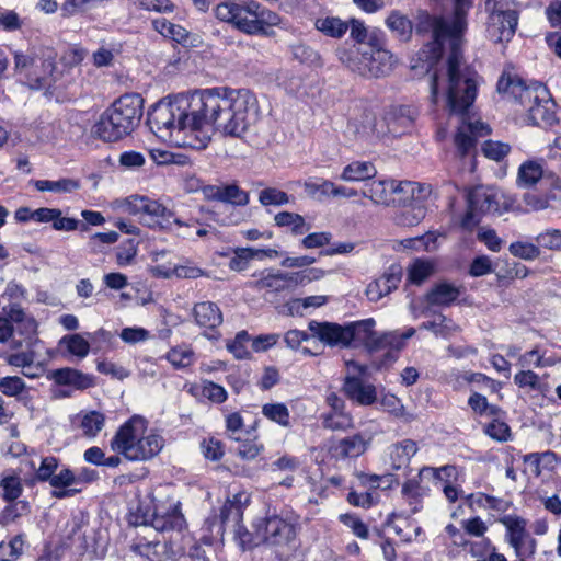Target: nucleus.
Here are the masks:
<instances>
[{
  "mask_svg": "<svg viewBox=\"0 0 561 561\" xmlns=\"http://www.w3.org/2000/svg\"><path fill=\"white\" fill-rule=\"evenodd\" d=\"M249 193L241 190L237 184H228L221 188L220 202L236 206H245L249 204Z\"/></svg>",
  "mask_w": 561,
  "mask_h": 561,
  "instance_id": "nucleus-50",
  "label": "nucleus"
},
{
  "mask_svg": "<svg viewBox=\"0 0 561 561\" xmlns=\"http://www.w3.org/2000/svg\"><path fill=\"white\" fill-rule=\"evenodd\" d=\"M262 545L276 549H291L297 537L296 524L279 514H266L253 524Z\"/></svg>",
  "mask_w": 561,
  "mask_h": 561,
  "instance_id": "nucleus-11",
  "label": "nucleus"
},
{
  "mask_svg": "<svg viewBox=\"0 0 561 561\" xmlns=\"http://www.w3.org/2000/svg\"><path fill=\"white\" fill-rule=\"evenodd\" d=\"M159 434L147 433V421L134 415L114 435L111 447L131 461H146L156 457L163 447Z\"/></svg>",
  "mask_w": 561,
  "mask_h": 561,
  "instance_id": "nucleus-8",
  "label": "nucleus"
},
{
  "mask_svg": "<svg viewBox=\"0 0 561 561\" xmlns=\"http://www.w3.org/2000/svg\"><path fill=\"white\" fill-rule=\"evenodd\" d=\"M375 320L365 319L341 325L333 322H318L312 320L308 323L309 331L322 343L329 346L340 347H365L370 354L376 352L386 353V343L396 341L392 335L377 333L374 330Z\"/></svg>",
  "mask_w": 561,
  "mask_h": 561,
  "instance_id": "nucleus-5",
  "label": "nucleus"
},
{
  "mask_svg": "<svg viewBox=\"0 0 561 561\" xmlns=\"http://www.w3.org/2000/svg\"><path fill=\"white\" fill-rule=\"evenodd\" d=\"M59 469V460L54 456L42 458L39 467L35 471L33 482H48L53 480L55 472Z\"/></svg>",
  "mask_w": 561,
  "mask_h": 561,
  "instance_id": "nucleus-54",
  "label": "nucleus"
},
{
  "mask_svg": "<svg viewBox=\"0 0 561 561\" xmlns=\"http://www.w3.org/2000/svg\"><path fill=\"white\" fill-rule=\"evenodd\" d=\"M508 251L513 256L525 261H534L541 254L538 245L524 241L512 242L508 247Z\"/></svg>",
  "mask_w": 561,
  "mask_h": 561,
  "instance_id": "nucleus-51",
  "label": "nucleus"
},
{
  "mask_svg": "<svg viewBox=\"0 0 561 561\" xmlns=\"http://www.w3.org/2000/svg\"><path fill=\"white\" fill-rule=\"evenodd\" d=\"M60 344H64L70 354L80 359L87 357L90 352V343L77 333L64 336L60 340Z\"/></svg>",
  "mask_w": 561,
  "mask_h": 561,
  "instance_id": "nucleus-47",
  "label": "nucleus"
},
{
  "mask_svg": "<svg viewBox=\"0 0 561 561\" xmlns=\"http://www.w3.org/2000/svg\"><path fill=\"white\" fill-rule=\"evenodd\" d=\"M460 294V286L443 280L431 287L424 297V301L427 307H448L459 298Z\"/></svg>",
  "mask_w": 561,
  "mask_h": 561,
  "instance_id": "nucleus-20",
  "label": "nucleus"
},
{
  "mask_svg": "<svg viewBox=\"0 0 561 561\" xmlns=\"http://www.w3.org/2000/svg\"><path fill=\"white\" fill-rule=\"evenodd\" d=\"M96 0H65L61 3L60 12L65 19L85 13Z\"/></svg>",
  "mask_w": 561,
  "mask_h": 561,
  "instance_id": "nucleus-64",
  "label": "nucleus"
},
{
  "mask_svg": "<svg viewBox=\"0 0 561 561\" xmlns=\"http://www.w3.org/2000/svg\"><path fill=\"white\" fill-rule=\"evenodd\" d=\"M347 24L351 38L356 43L366 44L367 47L383 44L385 35L379 28H369L363 20L357 18H352Z\"/></svg>",
  "mask_w": 561,
  "mask_h": 561,
  "instance_id": "nucleus-27",
  "label": "nucleus"
},
{
  "mask_svg": "<svg viewBox=\"0 0 561 561\" xmlns=\"http://www.w3.org/2000/svg\"><path fill=\"white\" fill-rule=\"evenodd\" d=\"M41 341L38 340V342H36L35 344H33L32 346H28L26 344H23L21 346V348L23 346L26 347V351H22V352H18V353H13V354H10L8 357H7V363L13 367H18V368H30L33 363L35 362V358H36V353L34 351V347L39 343ZM20 350V347L18 348Z\"/></svg>",
  "mask_w": 561,
  "mask_h": 561,
  "instance_id": "nucleus-53",
  "label": "nucleus"
},
{
  "mask_svg": "<svg viewBox=\"0 0 561 561\" xmlns=\"http://www.w3.org/2000/svg\"><path fill=\"white\" fill-rule=\"evenodd\" d=\"M434 273V264L425 260H415L409 267V280L420 285Z\"/></svg>",
  "mask_w": 561,
  "mask_h": 561,
  "instance_id": "nucleus-55",
  "label": "nucleus"
},
{
  "mask_svg": "<svg viewBox=\"0 0 561 561\" xmlns=\"http://www.w3.org/2000/svg\"><path fill=\"white\" fill-rule=\"evenodd\" d=\"M1 497L7 502H14L23 492L21 478L14 472H3L0 474Z\"/></svg>",
  "mask_w": 561,
  "mask_h": 561,
  "instance_id": "nucleus-43",
  "label": "nucleus"
},
{
  "mask_svg": "<svg viewBox=\"0 0 561 561\" xmlns=\"http://www.w3.org/2000/svg\"><path fill=\"white\" fill-rule=\"evenodd\" d=\"M241 494L234 495L232 500H227L220 510V530L226 531L232 529L233 526L240 524L243 518V506Z\"/></svg>",
  "mask_w": 561,
  "mask_h": 561,
  "instance_id": "nucleus-34",
  "label": "nucleus"
},
{
  "mask_svg": "<svg viewBox=\"0 0 561 561\" xmlns=\"http://www.w3.org/2000/svg\"><path fill=\"white\" fill-rule=\"evenodd\" d=\"M185 148V142H173L168 148H151L149 150L150 157L159 165L178 164L186 165L191 163L187 154L181 152Z\"/></svg>",
  "mask_w": 561,
  "mask_h": 561,
  "instance_id": "nucleus-28",
  "label": "nucleus"
},
{
  "mask_svg": "<svg viewBox=\"0 0 561 561\" xmlns=\"http://www.w3.org/2000/svg\"><path fill=\"white\" fill-rule=\"evenodd\" d=\"M256 95L248 89L216 87L170 94L151 106L147 123L160 139L201 140L208 130L241 138L256 121Z\"/></svg>",
  "mask_w": 561,
  "mask_h": 561,
  "instance_id": "nucleus-1",
  "label": "nucleus"
},
{
  "mask_svg": "<svg viewBox=\"0 0 561 561\" xmlns=\"http://www.w3.org/2000/svg\"><path fill=\"white\" fill-rule=\"evenodd\" d=\"M129 523L135 526H151L157 531L181 530L185 519L180 510V503L168 500L154 504L152 513L142 512L141 507L131 513Z\"/></svg>",
  "mask_w": 561,
  "mask_h": 561,
  "instance_id": "nucleus-12",
  "label": "nucleus"
},
{
  "mask_svg": "<svg viewBox=\"0 0 561 561\" xmlns=\"http://www.w3.org/2000/svg\"><path fill=\"white\" fill-rule=\"evenodd\" d=\"M376 174L377 170L373 162L353 161L343 169L340 179L345 182H359L371 180Z\"/></svg>",
  "mask_w": 561,
  "mask_h": 561,
  "instance_id": "nucleus-35",
  "label": "nucleus"
},
{
  "mask_svg": "<svg viewBox=\"0 0 561 561\" xmlns=\"http://www.w3.org/2000/svg\"><path fill=\"white\" fill-rule=\"evenodd\" d=\"M24 541L21 535L14 536L9 542H0V561H14L23 551Z\"/></svg>",
  "mask_w": 561,
  "mask_h": 561,
  "instance_id": "nucleus-57",
  "label": "nucleus"
},
{
  "mask_svg": "<svg viewBox=\"0 0 561 561\" xmlns=\"http://www.w3.org/2000/svg\"><path fill=\"white\" fill-rule=\"evenodd\" d=\"M419 444L411 439L405 438L391 444L388 447V458L390 467L393 470L407 468L411 459L417 454Z\"/></svg>",
  "mask_w": 561,
  "mask_h": 561,
  "instance_id": "nucleus-23",
  "label": "nucleus"
},
{
  "mask_svg": "<svg viewBox=\"0 0 561 561\" xmlns=\"http://www.w3.org/2000/svg\"><path fill=\"white\" fill-rule=\"evenodd\" d=\"M321 417L323 427L332 431H344L353 425L352 416L345 411L330 412Z\"/></svg>",
  "mask_w": 561,
  "mask_h": 561,
  "instance_id": "nucleus-46",
  "label": "nucleus"
},
{
  "mask_svg": "<svg viewBox=\"0 0 561 561\" xmlns=\"http://www.w3.org/2000/svg\"><path fill=\"white\" fill-rule=\"evenodd\" d=\"M485 33L494 43L510 42L517 28L519 12L515 0H485Z\"/></svg>",
  "mask_w": 561,
  "mask_h": 561,
  "instance_id": "nucleus-10",
  "label": "nucleus"
},
{
  "mask_svg": "<svg viewBox=\"0 0 561 561\" xmlns=\"http://www.w3.org/2000/svg\"><path fill=\"white\" fill-rule=\"evenodd\" d=\"M150 272L153 276L162 278H170L173 275L180 278H198L204 274L199 267L190 263L180 265H156L150 268Z\"/></svg>",
  "mask_w": 561,
  "mask_h": 561,
  "instance_id": "nucleus-33",
  "label": "nucleus"
},
{
  "mask_svg": "<svg viewBox=\"0 0 561 561\" xmlns=\"http://www.w3.org/2000/svg\"><path fill=\"white\" fill-rule=\"evenodd\" d=\"M152 27L163 37L172 39L179 44H185L187 42L188 32L186 28L179 24H174L164 18L152 20Z\"/></svg>",
  "mask_w": 561,
  "mask_h": 561,
  "instance_id": "nucleus-41",
  "label": "nucleus"
},
{
  "mask_svg": "<svg viewBox=\"0 0 561 561\" xmlns=\"http://www.w3.org/2000/svg\"><path fill=\"white\" fill-rule=\"evenodd\" d=\"M134 552L150 561H174L176 552L170 541H146L131 546Z\"/></svg>",
  "mask_w": 561,
  "mask_h": 561,
  "instance_id": "nucleus-25",
  "label": "nucleus"
},
{
  "mask_svg": "<svg viewBox=\"0 0 561 561\" xmlns=\"http://www.w3.org/2000/svg\"><path fill=\"white\" fill-rule=\"evenodd\" d=\"M491 127L480 119L463 122L457 129L454 140H477L491 136Z\"/></svg>",
  "mask_w": 561,
  "mask_h": 561,
  "instance_id": "nucleus-38",
  "label": "nucleus"
},
{
  "mask_svg": "<svg viewBox=\"0 0 561 561\" xmlns=\"http://www.w3.org/2000/svg\"><path fill=\"white\" fill-rule=\"evenodd\" d=\"M76 483L75 472L69 467L59 466L49 483L53 488L51 496L62 500L79 494L82 488H77Z\"/></svg>",
  "mask_w": 561,
  "mask_h": 561,
  "instance_id": "nucleus-21",
  "label": "nucleus"
},
{
  "mask_svg": "<svg viewBox=\"0 0 561 561\" xmlns=\"http://www.w3.org/2000/svg\"><path fill=\"white\" fill-rule=\"evenodd\" d=\"M425 207L423 205L415 204L401 210L396 216V222L400 226L413 227L416 226L425 217Z\"/></svg>",
  "mask_w": 561,
  "mask_h": 561,
  "instance_id": "nucleus-49",
  "label": "nucleus"
},
{
  "mask_svg": "<svg viewBox=\"0 0 561 561\" xmlns=\"http://www.w3.org/2000/svg\"><path fill=\"white\" fill-rule=\"evenodd\" d=\"M275 225L282 228H289L295 236H302L310 230V225L305 218L296 213L280 211L274 216Z\"/></svg>",
  "mask_w": 561,
  "mask_h": 561,
  "instance_id": "nucleus-42",
  "label": "nucleus"
},
{
  "mask_svg": "<svg viewBox=\"0 0 561 561\" xmlns=\"http://www.w3.org/2000/svg\"><path fill=\"white\" fill-rule=\"evenodd\" d=\"M401 495L403 501L408 504L411 514L417 513L422 508V500L424 492L422 490L420 480L416 478L409 479L402 484Z\"/></svg>",
  "mask_w": 561,
  "mask_h": 561,
  "instance_id": "nucleus-40",
  "label": "nucleus"
},
{
  "mask_svg": "<svg viewBox=\"0 0 561 561\" xmlns=\"http://www.w3.org/2000/svg\"><path fill=\"white\" fill-rule=\"evenodd\" d=\"M144 202H146V196L136 194L114 201L113 207L128 215L137 216L141 214Z\"/></svg>",
  "mask_w": 561,
  "mask_h": 561,
  "instance_id": "nucleus-56",
  "label": "nucleus"
},
{
  "mask_svg": "<svg viewBox=\"0 0 561 561\" xmlns=\"http://www.w3.org/2000/svg\"><path fill=\"white\" fill-rule=\"evenodd\" d=\"M502 193L492 186L478 185L468 194V210L461 219V227L472 230L479 225L481 216L500 213Z\"/></svg>",
  "mask_w": 561,
  "mask_h": 561,
  "instance_id": "nucleus-13",
  "label": "nucleus"
},
{
  "mask_svg": "<svg viewBox=\"0 0 561 561\" xmlns=\"http://www.w3.org/2000/svg\"><path fill=\"white\" fill-rule=\"evenodd\" d=\"M3 297L9 299V304L2 308L3 316L0 317V343L8 344L10 348H19L23 344L32 346L38 342V323L22 306L26 301V290L10 283Z\"/></svg>",
  "mask_w": 561,
  "mask_h": 561,
  "instance_id": "nucleus-6",
  "label": "nucleus"
},
{
  "mask_svg": "<svg viewBox=\"0 0 561 561\" xmlns=\"http://www.w3.org/2000/svg\"><path fill=\"white\" fill-rule=\"evenodd\" d=\"M251 340L250 334L242 330L237 333L236 337L227 343V350L233 354L237 359H247L250 357V352L247 348V343Z\"/></svg>",
  "mask_w": 561,
  "mask_h": 561,
  "instance_id": "nucleus-58",
  "label": "nucleus"
},
{
  "mask_svg": "<svg viewBox=\"0 0 561 561\" xmlns=\"http://www.w3.org/2000/svg\"><path fill=\"white\" fill-rule=\"evenodd\" d=\"M415 334V329L410 328L405 332L399 334L397 332H386L385 335H392L396 341L386 343V353L383 358L376 364L377 369L386 368L392 365L397 358L399 352L405 346V341Z\"/></svg>",
  "mask_w": 561,
  "mask_h": 561,
  "instance_id": "nucleus-32",
  "label": "nucleus"
},
{
  "mask_svg": "<svg viewBox=\"0 0 561 561\" xmlns=\"http://www.w3.org/2000/svg\"><path fill=\"white\" fill-rule=\"evenodd\" d=\"M371 442L370 436L360 433L340 439L333 446V454L336 458H356L363 455Z\"/></svg>",
  "mask_w": 561,
  "mask_h": 561,
  "instance_id": "nucleus-26",
  "label": "nucleus"
},
{
  "mask_svg": "<svg viewBox=\"0 0 561 561\" xmlns=\"http://www.w3.org/2000/svg\"><path fill=\"white\" fill-rule=\"evenodd\" d=\"M314 28L331 38H342L348 30L346 21L339 16L321 14L313 20Z\"/></svg>",
  "mask_w": 561,
  "mask_h": 561,
  "instance_id": "nucleus-31",
  "label": "nucleus"
},
{
  "mask_svg": "<svg viewBox=\"0 0 561 561\" xmlns=\"http://www.w3.org/2000/svg\"><path fill=\"white\" fill-rule=\"evenodd\" d=\"M334 183L324 179H309L305 181L304 188L311 197H332Z\"/></svg>",
  "mask_w": 561,
  "mask_h": 561,
  "instance_id": "nucleus-52",
  "label": "nucleus"
},
{
  "mask_svg": "<svg viewBox=\"0 0 561 561\" xmlns=\"http://www.w3.org/2000/svg\"><path fill=\"white\" fill-rule=\"evenodd\" d=\"M56 54L51 48H42L28 54L15 53V68L24 76L26 84L35 90H48L64 77L55 66Z\"/></svg>",
  "mask_w": 561,
  "mask_h": 561,
  "instance_id": "nucleus-9",
  "label": "nucleus"
},
{
  "mask_svg": "<svg viewBox=\"0 0 561 561\" xmlns=\"http://www.w3.org/2000/svg\"><path fill=\"white\" fill-rule=\"evenodd\" d=\"M216 18L236 30L256 36H273L287 30V20L255 0H225L215 9Z\"/></svg>",
  "mask_w": 561,
  "mask_h": 561,
  "instance_id": "nucleus-4",
  "label": "nucleus"
},
{
  "mask_svg": "<svg viewBox=\"0 0 561 561\" xmlns=\"http://www.w3.org/2000/svg\"><path fill=\"white\" fill-rule=\"evenodd\" d=\"M195 322L201 327L215 330L222 323V312L213 301L197 302L193 308Z\"/></svg>",
  "mask_w": 561,
  "mask_h": 561,
  "instance_id": "nucleus-29",
  "label": "nucleus"
},
{
  "mask_svg": "<svg viewBox=\"0 0 561 561\" xmlns=\"http://www.w3.org/2000/svg\"><path fill=\"white\" fill-rule=\"evenodd\" d=\"M259 201L263 206H282L289 203V196L286 192L275 187H267L260 192Z\"/></svg>",
  "mask_w": 561,
  "mask_h": 561,
  "instance_id": "nucleus-63",
  "label": "nucleus"
},
{
  "mask_svg": "<svg viewBox=\"0 0 561 561\" xmlns=\"http://www.w3.org/2000/svg\"><path fill=\"white\" fill-rule=\"evenodd\" d=\"M454 14L450 19L424 15L419 31L431 30L433 42L417 54L413 69L433 71L431 99L445 103L454 114L465 113L476 101L480 78L461 60L460 47L467 28V14L473 0H451Z\"/></svg>",
  "mask_w": 561,
  "mask_h": 561,
  "instance_id": "nucleus-2",
  "label": "nucleus"
},
{
  "mask_svg": "<svg viewBox=\"0 0 561 561\" xmlns=\"http://www.w3.org/2000/svg\"><path fill=\"white\" fill-rule=\"evenodd\" d=\"M427 472H430L434 479L444 481L446 484L450 483L453 480H457L458 476V469L453 465H446L438 468L423 467L419 472V477H422Z\"/></svg>",
  "mask_w": 561,
  "mask_h": 561,
  "instance_id": "nucleus-61",
  "label": "nucleus"
},
{
  "mask_svg": "<svg viewBox=\"0 0 561 561\" xmlns=\"http://www.w3.org/2000/svg\"><path fill=\"white\" fill-rule=\"evenodd\" d=\"M233 534V540L242 551L252 550L253 548L262 545L254 533L249 531L241 523L230 529Z\"/></svg>",
  "mask_w": 561,
  "mask_h": 561,
  "instance_id": "nucleus-45",
  "label": "nucleus"
},
{
  "mask_svg": "<svg viewBox=\"0 0 561 561\" xmlns=\"http://www.w3.org/2000/svg\"><path fill=\"white\" fill-rule=\"evenodd\" d=\"M75 430L81 432L87 438H94L105 425V415L99 411H80L71 419Z\"/></svg>",
  "mask_w": 561,
  "mask_h": 561,
  "instance_id": "nucleus-22",
  "label": "nucleus"
},
{
  "mask_svg": "<svg viewBox=\"0 0 561 561\" xmlns=\"http://www.w3.org/2000/svg\"><path fill=\"white\" fill-rule=\"evenodd\" d=\"M167 359L178 368L187 367L194 360V352L187 346H180L170 350Z\"/></svg>",
  "mask_w": 561,
  "mask_h": 561,
  "instance_id": "nucleus-62",
  "label": "nucleus"
},
{
  "mask_svg": "<svg viewBox=\"0 0 561 561\" xmlns=\"http://www.w3.org/2000/svg\"><path fill=\"white\" fill-rule=\"evenodd\" d=\"M239 442L240 445L237 454L241 459L247 461L254 460L264 449V445L259 440L257 436L242 442L240 439Z\"/></svg>",
  "mask_w": 561,
  "mask_h": 561,
  "instance_id": "nucleus-60",
  "label": "nucleus"
},
{
  "mask_svg": "<svg viewBox=\"0 0 561 561\" xmlns=\"http://www.w3.org/2000/svg\"><path fill=\"white\" fill-rule=\"evenodd\" d=\"M543 168L541 163L528 160L520 164L517 173V186L529 188L535 186L543 178Z\"/></svg>",
  "mask_w": 561,
  "mask_h": 561,
  "instance_id": "nucleus-37",
  "label": "nucleus"
},
{
  "mask_svg": "<svg viewBox=\"0 0 561 561\" xmlns=\"http://www.w3.org/2000/svg\"><path fill=\"white\" fill-rule=\"evenodd\" d=\"M401 278L402 268L399 265H391L379 278L368 284L366 296L370 301H378L397 289Z\"/></svg>",
  "mask_w": 561,
  "mask_h": 561,
  "instance_id": "nucleus-19",
  "label": "nucleus"
},
{
  "mask_svg": "<svg viewBox=\"0 0 561 561\" xmlns=\"http://www.w3.org/2000/svg\"><path fill=\"white\" fill-rule=\"evenodd\" d=\"M342 391L351 401L364 407L374 404L378 398L376 387L355 375L345 376Z\"/></svg>",
  "mask_w": 561,
  "mask_h": 561,
  "instance_id": "nucleus-18",
  "label": "nucleus"
},
{
  "mask_svg": "<svg viewBox=\"0 0 561 561\" xmlns=\"http://www.w3.org/2000/svg\"><path fill=\"white\" fill-rule=\"evenodd\" d=\"M496 88L505 99L516 102L520 123L548 128L557 122L556 103L542 83L526 85L517 76L504 72Z\"/></svg>",
  "mask_w": 561,
  "mask_h": 561,
  "instance_id": "nucleus-3",
  "label": "nucleus"
},
{
  "mask_svg": "<svg viewBox=\"0 0 561 561\" xmlns=\"http://www.w3.org/2000/svg\"><path fill=\"white\" fill-rule=\"evenodd\" d=\"M404 186H414L410 181L375 180L365 183L360 190L363 197L369 198L376 205H390L393 194L404 191Z\"/></svg>",
  "mask_w": 561,
  "mask_h": 561,
  "instance_id": "nucleus-17",
  "label": "nucleus"
},
{
  "mask_svg": "<svg viewBox=\"0 0 561 561\" xmlns=\"http://www.w3.org/2000/svg\"><path fill=\"white\" fill-rule=\"evenodd\" d=\"M252 280L247 282V287L270 293H283L294 289L297 285L310 279L300 272L283 273L273 270H263L253 274Z\"/></svg>",
  "mask_w": 561,
  "mask_h": 561,
  "instance_id": "nucleus-16",
  "label": "nucleus"
},
{
  "mask_svg": "<svg viewBox=\"0 0 561 561\" xmlns=\"http://www.w3.org/2000/svg\"><path fill=\"white\" fill-rule=\"evenodd\" d=\"M505 527V540L518 558H531L536 553L537 541L527 530V520L517 515H505L499 519Z\"/></svg>",
  "mask_w": 561,
  "mask_h": 561,
  "instance_id": "nucleus-15",
  "label": "nucleus"
},
{
  "mask_svg": "<svg viewBox=\"0 0 561 561\" xmlns=\"http://www.w3.org/2000/svg\"><path fill=\"white\" fill-rule=\"evenodd\" d=\"M385 24L390 32L401 41H408L412 35V22L399 10L390 11L385 20Z\"/></svg>",
  "mask_w": 561,
  "mask_h": 561,
  "instance_id": "nucleus-36",
  "label": "nucleus"
},
{
  "mask_svg": "<svg viewBox=\"0 0 561 561\" xmlns=\"http://www.w3.org/2000/svg\"><path fill=\"white\" fill-rule=\"evenodd\" d=\"M26 383L18 376L0 378V392L7 397H20L26 390Z\"/></svg>",
  "mask_w": 561,
  "mask_h": 561,
  "instance_id": "nucleus-59",
  "label": "nucleus"
},
{
  "mask_svg": "<svg viewBox=\"0 0 561 561\" xmlns=\"http://www.w3.org/2000/svg\"><path fill=\"white\" fill-rule=\"evenodd\" d=\"M360 58L354 59L341 55L340 59L345 62L353 71H357L363 76L381 77L388 75L396 65L397 60L392 53L383 48V44L376 47H366L358 51Z\"/></svg>",
  "mask_w": 561,
  "mask_h": 561,
  "instance_id": "nucleus-14",
  "label": "nucleus"
},
{
  "mask_svg": "<svg viewBox=\"0 0 561 561\" xmlns=\"http://www.w3.org/2000/svg\"><path fill=\"white\" fill-rule=\"evenodd\" d=\"M145 100L139 93H125L100 115L92 134L101 140H122L131 136L142 117Z\"/></svg>",
  "mask_w": 561,
  "mask_h": 561,
  "instance_id": "nucleus-7",
  "label": "nucleus"
},
{
  "mask_svg": "<svg viewBox=\"0 0 561 561\" xmlns=\"http://www.w3.org/2000/svg\"><path fill=\"white\" fill-rule=\"evenodd\" d=\"M141 214L148 216L150 219L149 225H158L161 228L169 227L172 222L182 225L181 221L175 218L174 214L159 202L151 199L146 196L144 202Z\"/></svg>",
  "mask_w": 561,
  "mask_h": 561,
  "instance_id": "nucleus-30",
  "label": "nucleus"
},
{
  "mask_svg": "<svg viewBox=\"0 0 561 561\" xmlns=\"http://www.w3.org/2000/svg\"><path fill=\"white\" fill-rule=\"evenodd\" d=\"M33 185L39 192H54L58 194L72 193L81 187L78 179L62 178L56 181L36 180Z\"/></svg>",
  "mask_w": 561,
  "mask_h": 561,
  "instance_id": "nucleus-39",
  "label": "nucleus"
},
{
  "mask_svg": "<svg viewBox=\"0 0 561 561\" xmlns=\"http://www.w3.org/2000/svg\"><path fill=\"white\" fill-rule=\"evenodd\" d=\"M262 414L282 427L290 426V413L285 403H265L262 407Z\"/></svg>",
  "mask_w": 561,
  "mask_h": 561,
  "instance_id": "nucleus-44",
  "label": "nucleus"
},
{
  "mask_svg": "<svg viewBox=\"0 0 561 561\" xmlns=\"http://www.w3.org/2000/svg\"><path fill=\"white\" fill-rule=\"evenodd\" d=\"M50 378L60 386H72L78 390H85L95 386V379L90 374L78 369L65 367L50 373Z\"/></svg>",
  "mask_w": 561,
  "mask_h": 561,
  "instance_id": "nucleus-24",
  "label": "nucleus"
},
{
  "mask_svg": "<svg viewBox=\"0 0 561 561\" xmlns=\"http://www.w3.org/2000/svg\"><path fill=\"white\" fill-rule=\"evenodd\" d=\"M118 53L119 49L115 45L102 44L92 54V62L96 68L112 67Z\"/></svg>",
  "mask_w": 561,
  "mask_h": 561,
  "instance_id": "nucleus-48",
  "label": "nucleus"
}]
</instances>
